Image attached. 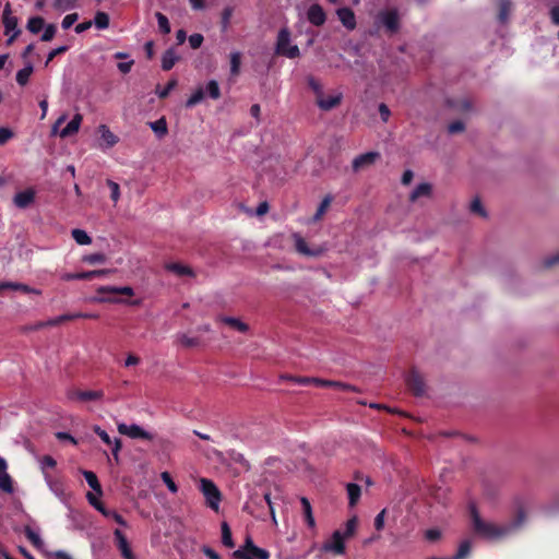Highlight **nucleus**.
I'll use <instances>...</instances> for the list:
<instances>
[{
    "label": "nucleus",
    "instance_id": "f257e3e1",
    "mask_svg": "<svg viewBox=\"0 0 559 559\" xmlns=\"http://www.w3.org/2000/svg\"><path fill=\"white\" fill-rule=\"evenodd\" d=\"M469 514L474 533L481 538L490 540L502 538L512 531L518 530L526 519L525 510L521 504L516 508L513 521L507 525H497L492 522L484 521L474 504L469 508Z\"/></svg>",
    "mask_w": 559,
    "mask_h": 559
},
{
    "label": "nucleus",
    "instance_id": "f03ea898",
    "mask_svg": "<svg viewBox=\"0 0 559 559\" xmlns=\"http://www.w3.org/2000/svg\"><path fill=\"white\" fill-rule=\"evenodd\" d=\"M308 85L314 94L317 106L321 110L330 111L342 103L343 93L341 91H325L323 85L313 76H308Z\"/></svg>",
    "mask_w": 559,
    "mask_h": 559
},
{
    "label": "nucleus",
    "instance_id": "7ed1b4c3",
    "mask_svg": "<svg viewBox=\"0 0 559 559\" xmlns=\"http://www.w3.org/2000/svg\"><path fill=\"white\" fill-rule=\"evenodd\" d=\"M221 97V87L215 80H210L205 84H199L195 90L191 93V95L187 98L185 103L186 108H192L206 98L212 100H217Z\"/></svg>",
    "mask_w": 559,
    "mask_h": 559
},
{
    "label": "nucleus",
    "instance_id": "20e7f679",
    "mask_svg": "<svg viewBox=\"0 0 559 559\" xmlns=\"http://www.w3.org/2000/svg\"><path fill=\"white\" fill-rule=\"evenodd\" d=\"M270 556L266 549L255 546L250 536H247L243 545L233 552L235 559H270Z\"/></svg>",
    "mask_w": 559,
    "mask_h": 559
},
{
    "label": "nucleus",
    "instance_id": "39448f33",
    "mask_svg": "<svg viewBox=\"0 0 559 559\" xmlns=\"http://www.w3.org/2000/svg\"><path fill=\"white\" fill-rule=\"evenodd\" d=\"M200 490L205 498L206 506L217 512L222 501V493L217 486L211 479L201 478Z\"/></svg>",
    "mask_w": 559,
    "mask_h": 559
},
{
    "label": "nucleus",
    "instance_id": "423d86ee",
    "mask_svg": "<svg viewBox=\"0 0 559 559\" xmlns=\"http://www.w3.org/2000/svg\"><path fill=\"white\" fill-rule=\"evenodd\" d=\"M276 52L288 58H296L299 56V48L296 45L290 44V33L286 28L278 32Z\"/></svg>",
    "mask_w": 559,
    "mask_h": 559
},
{
    "label": "nucleus",
    "instance_id": "0eeeda50",
    "mask_svg": "<svg viewBox=\"0 0 559 559\" xmlns=\"http://www.w3.org/2000/svg\"><path fill=\"white\" fill-rule=\"evenodd\" d=\"M405 382L407 385V389L415 395V396H424L426 394V382L424 380V377L416 370L412 369L406 378Z\"/></svg>",
    "mask_w": 559,
    "mask_h": 559
},
{
    "label": "nucleus",
    "instance_id": "6e6552de",
    "mask_svg": "<svg viewBox=\"0 0 559 559\" xmlns=\"http://www.w3.org/2000/svg\"><path fill=\"white\" fill-rule=\"evenodd\" d=\"M118 431L121 435L128 436L132 439H144V440H153V435L145 431L140 426L133 424V425H127V424H119L118 425Z\"/></svg>",
    "mask_w": 559,
    "mask_h": 559
},
{
    "label": "nucleus",
    "instance_id": "1a4fd4ad",
    "mask_svg": "<svg viewBox=\"0 0 559 559\" xmlns=\"http://www.w3.org/2000/svg\"><path fill=\"white\" fill-rule=\"evenodd\" d=\"M379 17L390 34H394L400 29V16L396 9L383 11Z\"/></svg>",
    "mask_w": 559,
    "mask_h": 559
},
{
    "label": "nucleus",
    "instance_id": "9d476101",
    "mask_svg": "<svg viewBox=\"0 0 559 559\" xmlns=\"http://www.w3.org/2000/svg\"><path fill=\"white\" fill-rule=\"evenodd\" d=\"M2 23L5 28V34L14 32L11 38L9 39V43H12L20 35L21 31L17 28V17L11 15L10 3H7L4 7L2 14Z\"/></svg>",
    "mask_w": 559,
    "mask_h": 559
},
{
    "label": "nucleus",
    "instance_id": "9b49d317",
    "mask_svg": "<svg viewBox=\"0 0 559 559\" xmlns=\"http://www.w3.org/2000/svg\"><path fill=\"white\" fill-rule=\"evenodd\" d=\"M115 544L120 551V555L123 559H135V555L133 554L131 546L126 537V535L119 528L114 532Z\"/></svg>",
    "mask_w": 559,
    "mask_h": 559
},
{
    "label": "nucleus",
    "instance_id": "f8f14e48",
    "mask_svg": "<svg viewBox=\"0 0 559 559\" xmlns=\"http://www.w3.org/2000/svg\"><path fill=\"white\" fill-rule=\"evenodd\" d=\"M344 535L340 531H335L331 539L323 545L324 551H332L335 555H343L345 552Z\"/></svg>",
    "mask_w": 559,
    "mask_h": 559
},
{
    "label": "nucleus",
    "instance_id": "ddd939ff",
    "mask_svg": "<svg viewBox=\"0 0 559 559\" xmlns=\"http://www.w3.org/2000/svg\"><path fill=\"white\" fill-rule=\"evenodd\" d=\"M104 396V392L102 390L97 391H82V390H71L68 393V397L70 400H76L81 402H90V401H98Z\"/></svg>",
    "mask_w": 559,
    "mask_h": 559
},
{
    "label": "nucleus",
    "instance_id": "4468645a",
    "mask_svg": "<svg viewBox=\"0 0 559 559\" xmlns=\"http://www.w3.org/2000/svg\"><path fill=\"white\" fill-rule=\"evenodd\" d=\"M380 157L378 152H367L356 156L352 163V167L354 171H359L360 169L371 166L374 162Z\"/></svg>",
    "mask_w": 559,
    "mask_h": 559
},
{
    "label": "nucleus",
    "instance_id": "2eb2a0df",
    "mask_svg": "<svg viewBox=\"0 0 559 559\" xmlns=\"http://www.w3.org/2000/svg\"><path fill=\"white\" fill-rule=\"evenodd\" d=\"M307 19L312 25L322 26L326 21V14L320 4L314 3L309 7Z\"/></svg>",
    "mask_w": 559,
    "mask_h": 559
},
{
    "label": "nucleus",
    "instance_id": "dca6fc26",
    "mask_svg": "<svg viewBox=\"0 0 559 559\" xmlns=\"http://www.w3.org/2000/svg\"><path fill=\"white\" fill-rule=\"evenodd\" d=\"M94 432L102 439L103 442H105L108 445H111V444L114 445L111 449V453H112L115 461L118 463L119 462V451L121 450V445H122L121 440L115 439V441L112 442L110 436L98 426H96L94 428Z\"/></svg>",
    "mask_w": 559,
    "mask_h": 559
},
{
    "label": "nucleus",
    "instance_id": "f3484780",
    "mask_svg": "<svg viewBox=\"0 0 559 559\" xmlns=\"http://www.w3.org/2000/svg\"><path fill=\"white\" fill-rule=\"evenodd\" d=\"M7 462L0 456V490L5 493L14 491L12 477L7 473Z\"/></svg>",
    "mask_w": 559,
    "mask_h": 559
},
{
    "label": "nucleus",
    "instance_id": "a211bd4d",
    "mask_svg": "<svg viewBox=\"0 0 559 559\" xmlns=\"http://www.w3.org/2000/svg\"><path fill=\"white\" fill-rule=\"evenodd\" d=\"M447 105L456 112L465 114L473 109V103L468 97L448 98Z\"/></svg>",
    "mask_w": 559,
    "mask_h": 559
},
{
    "label": "nucleus",
    "instance_id": "6ab92c4d",
    "mask_svg": "<svg viewBox=\"0 0 559 559\" xmlns=\"http://www.w3.org/2000/svg\"><path fill=\"white\" fill-rule=\"evenodd\" d=\"M35 201V191L33 189H26L17 192L14 195L13 202L19 209H27Z\"/></svg>",
    "mask_w": 559,
    "mask_h": 559
},
{
    "label": "nucleus",
    "instance_id": "aec40b11",
    "mask_svg": "<svg viewBox=\"0 0 559 559\" xmlns=\"http://www.w3.org/2000/svg\"><path fill=\"white\" fill-rule=\"evenodd\" d=\"M336 14L338 16V20L342 22V24L348 28L354 29L356 27V17L355 13L349 8H340L336 11Z\"/></svg>",
    "mask_w": 559,
    "mask_h": 559
},
{
    "label": "nucleus",
    "instance_id": "412c9836",
    "mask_svg": "<svg viewBox=\"0 0 559 559\" xmlns=\"http://www.w3.org/2000/svg\"><path fill=\"white\" fill-rule=\"evenodd\" d=\"M83 117L81 114H75L72 120L59 132L60 138L66 139L78 133Z\"/></svg>",
    "mask_w": 559,
    "mask_h": 559
},
{
    "label": "nucleus",
    "instance_id": "4be33fe9",
    "mask_svg": "<svg viewBox=\"0 0 559 559\" xmlns=\"http://www.w3.org/2000/svg\"><path fill=\"white\" fill-rule=\"evenodd\" d=\"M498 7V15L497 19L501 24L508 22L509 16L513 9V3L511 0H497Z\"/></svg>",
    "mask_w": 559,
    "mask_h": 559
},
{
    "label": "nucleus",
    "instance_id": "5701e85b",
    "mask_svg": "<svg viewBox=\"0 0 559 559\" xmlns=\"http://www.w3.org/2000/svg\"><path fill=\"white\" fill-rule=\"evenodd\" d=\"M432 187L430 183L424 182L418 185L411 193L409 201L415 202L421 197H430Z\"/></svg>",
    "mask_w": 559,
    "mask_h": 559
},
{
    "label": "nucleus",
    "instance_id": "b1692460",
    "mask_svg": "<svg viewBox=\"0 0 559 559\" xmlns=\"http://www.w3.org/2000/svg\"><path fill=\"white\" fill-rule=\"evenodd\" d=\"M219 320L229 325L230 328L241 332V333H246L248 330H249V325L242 321H240L239 319L237 318H234V317H221Z\"/></svg>",
    "mask_w": 559,
    "mask_h": 559
},
{
    "label": "nucleus",
    "instance_id": "393cba45",
    "mask_svg": "<svg viewBox=\"0 0 559 559\" xmlns=\"http://www.w3.org/2000/svg\"><path fill=\"white\" fill-rule=\"evenodd\" d=\"M98 130L102 139L106 142L107 147H112L119 142L118 136L114 134L106 124H100Z\"/></svg>",
    "mask_w": 559,
    "mask_h": 559
},
{
    "label": "nucleus",
    "instance_id": "a878e982",
    "mask_svg": "<svg viewBox=\"0 0 559 559\" xmlns=\"http://www.w3.org/2000/svg\"><path fill=\"white\" fill-rule=\"evenodd\" d=\"M166 270L177 274L178 276H194V272L191 267L180 263H168L166 265Z\"/></svg>",
    "mask_w": 559,
    "mask_h": 559
},
{
    "label": "nucleus",
    "instance_id": "bb28decb",
    "mask_svg": "<svg viewBox=\"0 0 559 559\" xmlns=\"http://www.w3.org/2000/svg\"><path fill=\"white\" fill-rule=\"evenodd\" d=\"M7 289L21 290L25 294L35 292L34 289H32L29 286H27L25 284L13 283V282H0V295Z\"/></svg>",
    "mask_w": 559,
    "mask_h": 559
},
{
    "label": "nucleus",
    "instance_id": "cd10ccee",
    "mask_svg": "<svg viewBox=\"0 0 559 559\" xmlns=\"http://www.w3.org/2000/svg\"><path fill=\"white\" fill-rule=\"evenodd\" d=\"M150 128L162 139L168 133L167 121L165 117L157 119L156 121L148 122Z\"/></svg>",
    "mask_w": 559,
    "mask_h": 559
},
{
    "label": "nucleus",
    "instance_id": "c85d7f7f",
    "mask_svg": "<svg viewBox=\"0 0 559 559\" xmlns=\"http://www.w3.org/2000/svg\"><path fill=\"white\" fill-rule=\"evenodd\" d=\"M347 495H348V501L349 506L354 507L358 502L360 496H361V488L359 485L355 483L347 484Z\"/></svg>",
    "mask_w": 559,
    "mask_h": 559
},
{
    "label": "nucleus",
    "instance_id": "c756f323",
    "mask_svg": "<svg viewBox=\"0 0 559 559\" xmlns=\"http://www.w3.org/2000/svg\"><path fill=\"white\" fill-rule=\"evenodd\" d=\"M221 531H222V543L227 548H233L235 546L231 530L227 522H223L221 524Z\"/></svg>",
    "mask_w": 559,
    "mask_h": 559
},
{
    "label": "nucleus",
    "instance_id": "7c9ffc66",
    "mask_svg": "<svg viewBox=\"0 0 559 559\" xmlns=\"http://www.w3.org/2000/svg\"><path fill=\"white\" fill-rule=\"evenodd\" d=\"M177 59L178 56L173 49L166 50L162 58V70H171Z\"/></svg>",
    "mask_w": 559,
    "mask_h": 559
},
{
    "label": "nucleus",
    "instance_id": "2f4dec72",
    "mask_svg": "<svg viewBox=\"0 0 559 559\" xmlns=\"http://www.w3.org/2000/svg\"><path fill=\"white\" fill-rule=\"evenodd\" d=\"M332 201H333V197L331 194H328L323 198V200L321 201L320 205L317 209V212L313 215V221L317 222L323 217V215L330 207Z\"/></svg>",
    "mask_w": 559,
    "mask_h": 559
},
{
    "label": "nucleus",
    "instance_id": "473e14b6",
    "mask_svg": "<svg viewBox=\"0 0 559 559\" xmlns=\"http://www.w3.org/2000/svg\"><path fill=\"white\" fill-rule=\"evenodd\" d=\"M98 293H115L127 296H133V289L130 286L115 287V286H102L97 289Z\"/></svg>",
    "mask_w": 559,
    "mask_h": 559
},
{
    "label": "nucleus",
    "instance_id": "72a5a7b5",
    "mask_svg": "<svg viewBox=\"0 0 559 559\" xmlns=\"http://www.w3.org/2000/svg\"><path fill=\"white\" fill-rule=\"evenodd\" d=\"M26 27L32 34H38L45 27V20L41 16H33Z\"/></svg>",
    "mask_w": 559,
    "mask_h": 559
},
{
    "label": "nucleus",
    "instance_id": "f704fd0d",
    "mask_svg": "<svg viewBox=\"0 0 559 559\" xmlns=\"http://www.w3.org/2000/svg\"><path fill=\"white\" fill-rule=\"evenodd\" d=\"M24 534L35 548L40 549L44 546L41 538L31 526L26 525L24 527Z\"/></svg>",
    "mask_w": 559,
    "mask_h": 559
},
{
    "label": "nucleus",
    "instance_id": "c9c22d12",
    "mask_svg": "<svg viewBox=\"0 0 559 559\" xmlns=\"http://www.w3.org/2000/svg\"><path fill=\"white\" fill-rule=\"evenodd\" d=\"M83 476L86 480V483L88 484V486L97 491L99 495H102V486L98 481V478L96 476V474L94 472H91V471H84L83 472Z\"/></svg>",
    "mask_w": 559,
    "mask_h": 559
},
{
    "label": "nucleus",
    "instance_id": "e433bc0d",
    "mask_svg": "<svg viewBox=\"0 0 559 559\" xmlns=\"http://www.w3.org/2000/svg\"><path fill=\"white\" fill-rule=\"evenodd\" d=\"M176 85H177V80H175V79L168 81L165 86L157 84L156 88H155V93L157 94V96L159 98H162V99L166 98L170 94V92L175 88Z\"/></svg>",
    "mask_w": 559,
    "mask_h": 559
},
{
    "label": "nucleus",
    "instance_id": "4c0bfd02",
    "mask_svg": "<svg viewBox=\"0 0 559 559\" xmlns=\"http://www.w3.org/2000/svg\"><path fill=\"white\" fill-rule=\"evenodd\" d=\"M300 502L302 506L305 519H306L308 526L313 527L316 525V522H314V518L312 515V509H311V504H310L309 500L307 498L302 497Z\"/></svg>",
    "mask_w": 559,
    "mask_h": 559
},
{
    "label": "nucleus",
    "instance_id": "58836bf2",
    "mask_svg": "<svg viewBox=\"0 0 559 559\" xmlns=\"http://www.w3.org/2000/svg\"><path fill=\"white\" fill-rule=\"evenodd\" d=\"M73 239L79 245H90L92 242V238L87 235V233L83 229L75 228L71 231Z\"/></svg>",
    "mask_w": 559,
    "mask_h": 559
},
{
    "label": "nucleus",
    "instance_id": "ea45409f",
    "mask_svg": "<svg viewBox=\"0 0 559 559\" xmlns=\"http://www.w3.org/2000/svg\"><path fill=\"white\" fill-rule=\"evenodd\" d=\"M295 247H296V250L304 255H307V257L316 255V252H313L309 249L307 242L300 236H296Z\"/></svg>",
    "mask_w": 559,
    "mask_h": 559
},
{
    "label": "nucleus",
    "instance_id": "a19ab883",
    "mask_svg": "<svg viewBox=\"0 0 559 559\" xmlns=\"http://www.w3.org/2000/svg\"><path fill=\"white\" fill-rule=\"evenodd\" d=\"M155 16L157 20L159 32L162 34H169L170 33V23H169L168 17L160 12H156Z\"/></svg>",
    "mask_w": 559,
    "mask_h": 559
},
{
    "label": "nucleus",
    "instance_id": "79ce46f5",
    "mask_svg": "<svg viewBox=\"0 0 559 559\" xmlns=\"http://www.w3.org/2000/svg\"><path fill=\"white\" fill-rule=\"evenodd\" d=\"M94 24L98 29H105L109 26V15L105 12L98 11L94 17Z\"/></svg>",
    "mask_w": 559,
    "mask_h": 559
},
{
    "label": "nucleus",
    "instance_id": "37998d69",
    "mask_svg": "<svg viewBox=\"0 0 559 559\" xmlns=\"http://www.w3.org/2000/svg\"><path fill=\"white\" fill-rule=\"evenodd\" d=\"M471 542L464 540L460 544L457 552L450 559H465L471 552Z\"/></svg>",
    "mask_w": 559,
    "mask_h": 559
},
{
    "label": "nucleus",
    "instance_id": "c03bdc74",
    "mask_svg": "<svg viewBox=\"0 0 559 559\" xmlns=\"http://www.w3.org/2000/svg\"><path fill=\"white\" fill-rule=\"evenodd\" d=\"M178 341L186 348L197 347L201 344V341L199 337H190L187 334H181L178 337Z\"/></svg>",
    "mask_w": 559,
    "mask_h": 559
},
{
    "label": "nucleus",
    "instance_id": "a18cd8bd",
    "mask_svg": "<svg viewBox=\"0 0 559 559\" xmlns=\"http://www.w3.org/2000/svg\"><path fill=\"white\" fill-rule=\"evenodd\" d=\"M78 0H55L53 8L59 11H68L76 7Z\"/></svg>",
    "mask_w": 559,
    "mask_h": 559
},
{
    "label": "nucleus",
    "instance_id": "49530a36",
    "mask_svg": "<svg viewBox=\"0 0 559 559\" xmlns=\"http://www.w3.org/2000/svg\"><path fill=\"white\" fill-rule=\"evenodd\" d=\"M67 281L72 280H81V281H91L93 280V273H90V271L85 272H79V273H69L63 276Z\"/></svg>",
    "mask_w": 559,
    "mask_h": 559
},
{
    "label": "nucleus",
    "instance_id": "de8ad7c7",
    "mask_svg": "<svg viewBox=\"0 0 559 559\" xmlns=\"http://www.w3.org/2000/svg\"><path fill=\"white\" fill-rule=\"evenodd\" d=\"M471 212L474 213V214H477L481 217H486L487 216V213L481 204V201L479 198H475L472 203H471Z\"/></svg>",
    "mask_w": 559,
    "mask_h": 559
},
{
    "label": "nucleus",
    "instance_id": "09e8293b",
    "mask_svg": "<svg viewBox=\"0 0 559 559\" xmlns=\"http://www.w3.org/2000/svg\"><path fill=\"white\" fill-rule=\"evenodd\" d=\"M87 500L96 510L109 516V511L105 509L104 504L92 492L87 493Z\"/></svg>",
    "mask_w": 559,
    "mask_h": 559
},
{
    "label": "nucleus",
    "instance_id": "8fccbe9b",
    "mask_svg": "<svg viewBox=\"0 0 559 559\" xmlns=\"http://www.w3.org/2000/svg\"><path fill=\"white\" fill-rule=\"evenodd\" d=\"M108 188L110 189V199L117 203L120 198V188L117 182L111 179H107L106 181Z\"/></svg>",
    "mask_w": 559,
    "mask_h": 559
},
{
    "label": "nucleus",
    "instance_id": "3c124183",
    "mask_svg": "<svg viewBox=\"0 0 559 559\" xmlns=\"http://www.w3.org/2000/svg\"><path fill=\"white\" fill-rule=\"evenodd\" d=\"M83 261L88 264H98L104 263L106 261V257L103 253H92L87 254L83 258Z\"/></svg>",
    "mask_w": 559,
    "mask_h": 559
},
{
    "label": "nucleus",
    "instance_id": "603ef678",
    "mask_svg": "<svg viewBox=\"0 0 559 559\" xmlns=\"http://www.w3.org/2000/svg\"><path fill=\"white\" fill-rule=\"evenodd\" d=\"M160 477H162V480L164 481V484L167 486V488L173 493H176L178 491V486L175 484V481L173 480V478L168 472H163Z\"/></svg>",
    "mask_w": 559,
    "mask_h": 559
},
{
    "label": "nucleus",
    "instance_id": "864d4df0",
    "mask_svg": "<svg viewBox=\"0 0 559 559\" xmlns=\"http://www.w3.org/2000/svg\"><path fill=\"white\" fill-rule=\"evenodd\" d=\"M56 31H57V28H56L55 24H48L44 29V33L41 35V40L50 41L56 35Z\"/></svg>",
    "mask_w": 559,
    "mask_h": 559
},
{
    "label": "nucleus",
    "instance_id": "5fc2aeb1",
    "mask_svg": "<svg viewBox=\"0 0 559 559\" xmlns=\"http://www.w3.org/2000/svg\"><path fill=\"white\" fill-rule=\"evenodd\" d=\"M465 129V124L463 121L461 120H455V121H452L449 126H448V131L449 133L451 134H455V133H459V132H462L464 131Z\"/></svg>",
    "mask_w": 559,
    "mask_h": 559
},
{
    "label": "nucleus",
    "instance_id": "6e6d98bb",
    "mask_svg": "<svg viewBox=\"0 0 559 559\" xmlns=\"http://www.w3.org/2000/svg\"><path fill=\"white\" fill-rule=\"evenodd\" d=\"M78 19H79L78 13L68 14L63 17L61 25L64 29H68L78 21Z\"/></svg>",
    "mask_w": 559,
    "mask_h": 559
},
{
    "label": "nucleus",
    "instance_id": "4d7b16f0",
    "mask_svg": "<svg viewBox=\"0 0 559 559\" xmlns=\"http://www.w3.org/2000/svg\"><path fill=\"white\" fill-rule=\"evenodd\" d=\"M13 132L9 128L0 127V145H4L13 138Z\"/></svg>",
    "mask_w": 559,
    "mask_h": 559
},
{
    "label": "nucleus",
    "instance_id": "13d9d810",
    "mask_svg": "<svg viewBox=\"0 0 559 559\" xmlns=\"http://www.w3.org/2000/svg\"><path fill=\"white\" fill-rule=\"evenodd\" d=\"M203 39L204 38L201 34L195 33L189 36V44L191 48L198 49L202 45Z\"/></svg>",
    "mask_w": 559,
    "mask_h": 559
},
{
    "label": "nucleus",
    "instance_id": "bf43d9fd",
    "mask_svg": "<svg viewBox=\"0 0 559 559\" xmlns=\"http://www.w3.org/2000/svg\"><path fill=\"white\" fill-rule=\"evenodd\" d=\"M558 264H559V252L556 253V254H552V255H550L548 258H546L544 260V262H543V266L545 269H550V267H552L555 265H558Z\"/></svg>",
    "mask_w": 559,
    "mask_h": 559
},
{
    "label": "nucleus",
    "instance_id": "052dcab7",
    "mask_svg": "<svg viewBox=\"0 0 559 559\" xmlns=\"http://www.w3.org/2000/svg\"><path fill=\"white\" fill-rule=\"evenodd\" d=\"M67 50H68V47H67V46H60V47H58V48H56V49H52V50L49 52V55H48V57H47V60L45 61V67H47V66H48V63H49V62H50L55 57H57L58 55H61V53L66 52Z\"/></svg>",
    "mask_w": 559,
    "mask_h": 559
},
{
    "label": "nucleus",
    "instance_id": "680f3d73",
    "mask_svg": "<svg viewBox=\"0 0 559 559\" xmlns=\"http://www.w3.org/2000/svg\"><path fill=\"white\" fill-rule=\"evenodd\" d=\"M385 512L386 510L383 509L382 511H380L376 519H374V528L377 531H381L383 527H384V516H385Z\"/></svg>",
    "mask_w": 559,
    "mask_h": 559
},
{
    "label": "nucleus",
    "instance_id": "e2e57ef3",
    "mask_svg": "<svg viewBox=\"0 0 559 559\" xmlns=\"http://www.w3.org/2000/svg\"><path fill=\"white\" fill-rule=\"evenodd\" d=\"M241 62V55L239 52H233L230 55V70H239Z\"/></svg>",
    "mask_w": 559,
    "mask_h": 559
},
{
    "label": "nucleus",
    "instance_id": "0e129e2a",
    "mask_svg": "<svg viewBox=\"0 0 559 559\" xmlns=\"http://www.w3.org/2000/svg\"><path fill=\"white\" fill-rule=\"evenodd\" d=\"M356 526H357V518L354 516L347 521L346 531H345L344 536H352L356 530Z\"/></svg>",
    "mask_w": 559,
    "mask_h": 559
},
{
    "label": "nucleus",
    "instance_id": "69168bd1",
    "mask_svg": "<svg viewBox=\"0 0 559 559\" xmlns=\"http://www.w3.org/2000/svg\"><path fill=\"white\" fill-rule=\"evenodd\" d=\"M378 109H379V114H380L381 120L383 122H388V120H389V118L391 116V111H390L389 107L385 104L381 103L379 105Z\"/></svg>",
    "mask_w": 559,
    "mask_h": 559
},
{
    "label": "nucleus",
    "instance_id": "338daca9",
    "mask_svg": "<svg viewBox=\"0 0 559 559\" xmlns=\"http://www.w3.org/2000/svg\"><path fill=\"white\" fill-rule=\"evenodd\" d=\"M47 557L49 559H52V558H57V559H72V557L69 554H67L66 551H63V550H57V551L47 552Z\"/></svg>",
    "mask_w": 559,
    "mask_h": 559
},
{
    "label": "nucleus",
    "instance_id": "774afa93",
    "mask_svg": "<svg viewBox=\"0 0 559 559\" xmlns=\"http://www.w3.org/2000/svg\"><path fill=\"white\" fill-rule=\"evenodd\" d=\"M549 15L552 24L559 26V5L552 7L550 9Z\"/></svg>",
    "mask_w": 559,
    "mask_h": 559
}]
</instances>
